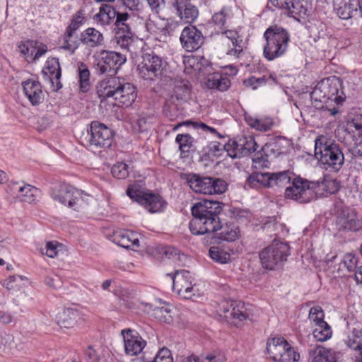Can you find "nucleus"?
Here are the masks:
<instances>
[{"label":"nucleus","mask_w":362,"mask_h":362,"mask_svg":"<svg viewBox=\"0 0 362 362\" xmlns=\"http://www.w3.org/2000/svg\"><path fill=\"white\" fill-rule=\"evenodd\" d=\"M191 211L193 218L189 228L192 234L214 233L220 228L218 214L222 211V203L204 199L194 204Z\"/></svg>","instance_id":"f257e3e1"},{"label":"nucleus","mask_w":362,"mask_h":362,"mask_svg":"<svg viewBox=\"0 0 362 362\" xmlns=\"http://www.w3.org/2000/svg\"><path fill=\"white\" fill-rule=\"evenodd\" d=\"M100 98H113L118 106H130L136 98V87L124 78L109 77L102 80L97 86Z\"/></svg>","instance_id":"f03ea898"},{"label":"nucleus","mask_w":362,"mask_h":362,"mask_svg":"<svg viewBox=\"0 0 362 362\" xmlns=\"http://www.w3.org/2000/svg\"><path fill=\"white\" fill-rule=\"evenodd\" d=\"M315 156L324 169L331 172L338 173L344 164L341 146L323 135L315 141Z\"/></svg>","instance_id":"7ed1b4c3"},{"label":"nucleus","mask_w":362,"mask_h":362,"mask_svg":"<svg viewBox=\"0 0 362 362\" xmlns=\"http://www.w3.org/2000/svg\"><path fill=\"white\" fill-rule=\"evenodd\" d=\"M263 37L265 40L263 56L266 59L273 61L286 54L290 42V35L287 30L273 25L266 29Z\"/></svg>","instance_id":"20e7f679"},{"label":"nucleus","mask_w":362,"mask_h":362,"mask_svg":"<svg viewBox=\"0 0 362 362\" xmlns=\"http://www.w3.org/2000/svg\"><path fill=\"white\" fill-rule=\"evenodd\" d=\"M342 82L335 76H329L322 80L310 94L311 98L321 103L334 101L337 105L341 104L344 100L341 90Z\"/></svg>","instance_id":"39448f33"},{"label":"nucleus","mask_w":362,"mask_h":362,"mask_svg":"<svg viewBox=\"0 0 362 362\" xmlns=\"http://www.w3.org/2000/svg\"><path fill=\"white\" fill-rule=\"evenodd\" d=\"M182 179L195 192L204 194H221L228 188V183L221 178L202 177L197 174H182Z\"/></svg>","instance_id":"423d86ee"},{"label":"nucleus","mask_w":362,"mask_h":362,"mask_svg":"<svg viewBox=\"0 0 362 362\" xmlns=\"http://www.w3.org/2000/svg\"><path fill=\"white\" fill-rule=\"evenodd\" d=\"M318 185L317 182L296 175L291 183L286 187L284 197L300 204H307L315 199V190Z\"/></svg>","instance_id":"0eeeda50"},{"label":"nucleus","mask_w":362,"mask_h":362,"mask_svg":"<svg viewBox=\"0 0 362 362\" xmlns=\"http://www.w3.org/2000/svg\"><path fill=\"white\" fill-rule=\"evenodd\" d=\"M335 226L341 232H358L362 229V215L355 209L335 204Z\"/></svg>","instance_id":"6e6552de"},{"label":"nucleus","mask_w":362,"mask_h":362,"mask_svg":"<svg viewBox=\"0 0 362 362\" xmlns=\"http://www.w3.org/2000/svg\"><path fill=\"white\" fill-rule=\"evenodd\" d=\"M127 194L131 199L144 206L151 213L161 212L166 205L160 195L149 190H145L138 185H129L127 189Z\"/></svg>","instance_id":"1a4fd4ad"},{"label":"nucleus","mask_w":362,"mask_h":362,"mask_svg":"<svg viewBox=\"0 0 362 362\" xmlns=\"http://www.w3.org/2000/svg\"><path fill=\"white\" fill-rule=\"evenodd\" d=\"M289 246L287 243L274 241L259 253L261 264L264 269L273 270L287 260Z\"/></svg>","instance_id":"9d476101"},{"label":"nucleus","mask_w":362,"mask_h":362,"mask_svg":"<svg viewBox=\"0 0 362 362\" xmlns=\"http://www.w3.org/2000/svg\"><path fill=\"white\" fill-rule=\"evenodd\" d=\"M267 350L270 358L276 362H296L300 358L299 353L284 337L268 339Z\"/></svg>","instance_id":"9b49d317"},{"label":"nucleus","mask_w":362,"mask_h":362,"mask_svg":"<svg viewBox=\"0 0 362 362\" xmlns=\"http://www.w3.org/2000/svg\"><path fill=\"white\" fill-rule=\"evenodd\" d=\"M49 194L54 201L75 211H78L83 203V192L66 183L52 187Z\"/></svg>","instance_id":"f8f14e48"},{"label":"nucleus","mask_w":362,"mask_h":362,"mask_svg":"<svg viewBox=\"0 0 362 362\" xmlns=\"http://www.w3.org/2000/svg\"><path fill=\"white\" fill-rule=\"evenodd\" d=\"M95 69L99 74L115 75L127 62L125 54L115 51L103 49L95 57Z\"/></svg>","instance_id":"ddd939ff"},{"label":"nucleus","mask_w":362,"mask_h":362,"mask_svg":"<svg viewBox=\"0 0 362 362\" xmlns=\"http://www.w3.org/2000/svg\"><path fill=\"white\" fill-rule=\"evenodd\" d=\"M88 144L96 148H107L112 145L114 134L105 124L93 121L88 129Z\"/></svg>","instance_id":"4468645a"},{"label":"nucleus","mask_w":362,"mask_h":362,"mask_svg":"<svg viewBox=\"0 0 362 362\" xmlns=\"http://www.w3.org/2000/svg\"><path fill=\"white\" fill-rule=\"evenodd\" d=\"M137 70L139 76L144 80L156 81L162 75L163 62L154 54H146L138 64Z\"/></svg>","instance_id":"2eb2a0df"},{"label":"nucleus","mask_w":362,"mask_h":362,"mask_svg":"<svg viewBox=\"0 0 362 362\" xmlns=\"http://www.w3.org/2000/svg\"><path fill=\"white\" fill-rule=\"evenodd\" d=\"M274 7L283 11L288 16L297 18L306 15L308 3L305 0H270Z\"/></svg>","instance_id":"dca6fc26"},{"label":"nucleus","mask_w":362,"mask_h":362,"mask_svg":"<svg viewBox=\"0 0 362 362\" xmlns=\"http://www.w3.org/2000/svg\"><path fill=\"white\" fill-rule=\"evenodd\" d=\"M121 334L123 337L125 353L129 356H137L146 346V341L136 330L124 329L121 331Z\"/></svg>","instance_id":"f3484780"},{"label":"nucleus","mask_w":362,"mask_h":362,"mask_svg":"<svg viewBox=\"0 0 362 362\" xmlns=\"http://www.w3.org/2000/svg\"><path fill=\"white\" fill-rule=\"evenodd\" d=\"M42 74L45 80H48L55 90H59L62 87L60 82L62 71L58 58L47 59L45 65L42 71Z\"/></svg>","instance_id":"a211bd4d"},{"label":"nucleus","mask_w":362,"mask_h":362,"mask_svg":"<svg viewBox=\"0 0 362 362\" xmlns=\"http://www.w3.org/2000/svg\"><path fill=\"white\" fill-rule=\"evenodd\" d=\"M80 42L89 51L100 47L105 44L103 34L95 28H88L79 36Z\"/></svg>","instance_id":"6ab92c4d"},{"label":"nucleus","mask_w":362,"mask_h":362,"mask_svg":"<svg viewBox=\"0 0 362 362\" xmlns=\"http://www.w3.org/2000/svg\"><path fill=\"white\" fill-rule=\"evenodd\" d=\"M202 43V33L194 25L182 29V47L190 52L199 48Z\"/></svg>","instance_id":"aec40b11"},{"label":"nucleus","mask_w":362,"mask_h":362,"mask_svg":"<svg viewBox=\"0 0 362 362\" xmlns=\"http://www.w3.org/2000/svg\"><path fill=\"white\" fill-rule=\"evenodd\" d=\"M28 62H35L47 52V47L45 45H38L37 41L28 40L18 46Z\"/></svg>","instance_id":"412c9836"},{"label":"nucleus","mask_w":362,"mask_h":362,"mask_svg":"<svg viewBox=\"0 0 362 362\" xmlns=\"http://www.w3.org/2000/svg\"><path fill=\"white\" fill-rule=\"evenodd\" d=\"M22 86L24 94L33 105L36 106L43 102L45 94L40 82L29 79L23 81Z\"/></svg>","instance_id":"4be33fe9"},{"label":"nucleus","mask_w":362,"mask_h":362,"mask_svg":"<svg viewBox=\"0 0 362 362\" xmlns=\"http://www.w3.org/2000/svg\"><path fill=\"white\" fill-rule=\"evenodd\" d=\"M112 241L126 249H129L134 246L138 247L139 244L138 235L128 230L115 231L112 236Z\"/></svg>","instance_id":"5701e85b"},{"label":"nucleus","mask_w":362,"mask_h":362,"mask_svg":"<svg viewBox=\"0 0 362 362\" xmlns=\"http://www.w3.org/2000/svg\"><path fill=\"white\" fill-rule=\"evenodd\" d=\"M239 146L240 148V158L250 155L257 151L252 158V161L256 163L261 164L264 160L262 154L260 151H257L258 145L252 136H245L239 140Z\"/></svg>","instance_id":"b1692460"},{"label":"nucleus","mask_w":362,"mask_h":362,"mask_svg":"<svg viewBox=\"0 0 362 362\" xmlns=\"http://www.w3.org/2000/svg\"><path fill=\"white\" fill-rule=\"evenodd\" d=\"M334 11L340 18L350 19L357 11L356 0H334Z\"/></svg>","instance_id":"393cba45"},{"label":"nucleus","mask_w":362,"mask_h":362,"mask_svg":"<svg viewBox=\"0 0 362 362\" xmlns=\"http://www.w3.org/2000/svg\"><path fill=\"white\" fill-rule=\"evenodd\" d=\"M213 233V238H217L228 242H233L239 238L240 231L239 227L235 223H226L224 226L220 223V228L217 229L216 232Z\"/></svg>","instance_id":"a878e982"},{"label":"nucleus","mask_w":362,"mask_h":362,"mask_svg":"<svg viewBox=\"0 0 362 362\" xmlns=\"http://www.w3.org/2000/svg\"><path fill=\"white\" fill-rule=\"evenodd\" d=\"M221 37H226L232 43L233 47L227 51V54L239 58L243 53V40L238 33L233 30H224L221 32Z\"/></svg>","instance_id":"bb28decb"},{"label":"nucleus","mask_w":362,"mask_h":362,"mask_svg":"<svg viewBox=\"0 0 362 362\" xmlns=\"http://www.w3.org/2000/svg\"><path fill=\"white\" fill-rule=\"evenodd\" d=\"M182 64L184 65V73L189 76V79L193 81L197 78L201 71L202 64L198 57L193 54L182 56Z\"/></svg>","instance_id":"cd10ccee"},{"label":"nucleus","mask_w":362,"mask_h":362,"mask_svg":"<svg viewBox=\"0 0 362 362\" xmlns=\"http://www.w3.org/2000/svg\"><path fill=\"white\" fill-rule=\"evenodd\" d=\"M79 313L78 310L73 308H66L57 313L56 321L61 327L69 329L76 325Z\"/></svg>","instance_id":"c85d7f7f"},{"label":"nucleus","mask_w":362,"mask_h":362,"mask_svg":"<svg viewBox=\"0 0 362 362\" xmlns=\"http://www.w3.org/2000/svg\"><path fill=\"white\" fill-rule=\"evenodd\" d=\"M230 81L227 76L219 73L209 74L205 81V86L209 89L226 91L230 86Z\"/></svg>","instance_id":"c756f323"},{"label":"nucleus","mask_w":362,"mask_h":362,"mask_svg":"<svg viewBox=\"0 0 362 362\" xmlns=\"http://www.w3.org/2000/svg\"><path fill=\"white\" fill-rule=\"evenodd\" d=\"M117 11L113 6L103 4L100 6L98 13L93 16V20L100 25H110L112 21L115 18Z\"/></svg>","instance_id":"7c9ffc66"},{"label":"nucleus","mask_w":362,"mask_h":362,"mask_svg":"<svg viewBox=\"0 0 362 362\" xmlns=\"http://www.w3.org/2000/svg\"><path fill=\"white\" fill-rule=\"evenodd\" d=\"M245 120L250 127L260 132H267L274 126L273 119L269 117L259 119L245 116Z\"/></svg>","instance_id":"2f4dec72"},{"label":"nucleus","mask_w":362,"mask_h":362,"mask_svg":"<svg viewBox=\"0 0 362 362\" xmlns=\"http://www.w3.org/2000/svg\"><path fill=\"white\" fill-rule=\"evenodd\" d=\"M197 141L189 133H182V159L188 158L190 163L197 151Z\"/></svg>","instance_id":"473e14b6"},{"label":"nucleus","mask_w":362,"mask_h":362,"mask_svg":"<svg viewBox=\"0 0 362 362\" xmlns=\"http://www.w3.org/2000/svg\"><path fill=\"white\" fill-rule=\"evenodd\" d=\"M75 32L66 29L65 33L62 36V45L61 48L67 51H69L71 54L75 52V50L78 47L81 43L79 40H77V37L74 35Z\"/></svg>","instance_id":"72a5a7b5"},{"label":"nucleus","mask_w":362,"mask_h":362,"mask_svg":"<svg viewBox=\"0 0 362 362\" xmlns=\"http://www.w3.org/2000/svg\"><path fill=\"white\" fill-rule=\"evenodd\" d=\"M310 355L313 357L312 362H337L331 351L325 347L317 346L310 351Z\"/></svg>","instance_id":"f704fd0d"},{"label":"nucleus","mask_w":362,"mask_h":362,"mask_svg":"<svg viewBox=\"0 0 362 362\" xmlns=\"http://www.w3.org/2000/svg\"><path fill=\"white\" fill-rule=\"evenodd\" d=\"M78 71L80 90L86 93L90 87V71L86 64L80 62L78 64Z\"/></svg>","instance_id":"c9c22d12"},{"label":"nucleus","mask_w":362,"mask_h":362,"mask_svg":"<svg viewBox=\"0 0 362 362\" xmlns=\"http://www.w3.org/2000/svg\"><path fill=\"white\" fill-rule=\"evenodd\" d=\"M249 317L247 309L244 303L240 301H234L233 307L228 319L234 320V323L242 322Z\"/></svg>","instance_id":"e433bc0d"},{"label":"nucleus","mask_w":362,"mask_h":362,"mask_svg":"<svg viewBox=\"0 0 362 362\" xmlns=\"http://www.w3.org/2000/svg\"><path fill=\"white\" fill-rule=\"evenodd\" d=\"M344 343L353 350L362 351V329L354 328L344 339Z\"/></svg>","instance_id":"4c0bfd02"},{"label":"nucleus","mask_w":362,"mask_h":362,"mask_svg":"<svg viewBox=\"0 0 362 362\" xmlns=\"http://www.w3.org/2000/svg\"><path fill=\"white\" fill-rule=\"evenodd\" d=\"M18 192L21 200L30 204L35 202L40 194L39 189L30 185L19 187Z\"/></svg>","instance_id":"58836bf2"},{"label":"nucleus","mask_w":362,"mask_h":362,"mask_svg":"<svg viewBox=\"0 0 362 362\" xmlns=\"http://www.w3.org/2000/svg\"><path fill=\"white\" fill-rule=\"evenodd\" d=\"M115 41L117 44L123 49L132 52L134 35L132 32L121 33L115 32Z\"/></svg>","instance_id":"ea45409f"},{"label":"nucleus","mask_w":362,"mask_h":362,"mask_svg":"<svg viewBox=\"0 0 362 362\" xmlns=\"http://www.w3.org/2000/svg\"><path fill=\"white\" fill-rule=\"evenodd\" d=\"M296 175L289 170L273 173V186L286 187L289 185Z\"/></svg>","instance_id":"a19ab883"},{"label":"nucleus","mask_w":362,"mask_h":362,"mask_svg":"<svg viewBox=\"0 0 362 362\" xmlns=\"http://www.w3.org/2000/svg\"><path fill=\"white\" fill-rule=\"evenodd\" d=\"M288 146V141L282 136L276 138L274 141L267 144V148H270V151L276 156L285 153Z\"/></svg>","instance_id":"79ce46f5"},{"label":"nucleus","mask_w":362,"mask_h":362,"mask_svg":"<svg viewBox=\"0 0 362 362\" xmlns=\"http://www.w3.org/2000/svg\"><path fill=\"white\" fill-rule=\"evenodd\" d=\"M151 315L158 320L169 323L172 320L171 309L169 305L156 307L152 309Z\"/></svg>","instance_id":"37998d69"},{"label":"nucleus","mask_w":362,"mask_h":362,"mask_svg":"<svg viewBox=\"0 0 362 362\" xmlns=\"http://www.w3.org/2000/svg\"><path fill=\"white\" fill-rule=\"evenodd\" d=\"M332 329L327 323L316 325L313 332L314 338L318 341H325L332 337Z\"/></svg>","instance_id":"c03bdc74"},{"label":"nucleus","mask_w":362,"mask_h":362,"mask_svg":"<svg viewBox=\"0 0 362 362\" xmlns=\"http://www.w3.org/2000/svg\"><path fill=\"white\" fill-rule=\"evenodd\" d=\"M184 7L182 18L184 17L186 23L191 25L199 15L198 8L189 1L185 2Z\"/></svg>","instance_id":"a18cd8bd"},{"label":"nucleus","mask_w":362,"mask_h":362,"mask_svg":"<svg viewBox=\"0 0 362 362\" xmlns=\"http://www.w3.org/2000/svg\"><path fill=\"white\" fill-rule=\"evenodd\" d=\"M115 21V32L125 33L132 32L128 21L129 15L127 13H117Z\"/></svg>","instance_id":"49530a36"},{"label":"nucleus","mask_w":362,"mask_h":362,"mask_svg":"<svg viewBox=\"0 0 362 362\" xmlns=\"http://www.w3.org/2000/svg\"><path fill=\"white\" fill-rule=\"evenodd\" d=\"M209 254L212 259L222 264L228 262L230 258V255L220 247H211Z\"/></svg>","instance_id":"de8ad7c7"},{"label":"nucleus","mask_w":362,"mask_h":362,"mask_svg":"<svg viewBox=\"0 0 362 362\" xmlns=\"http://www.w3.org/2000/svg\"><path fill=\"white\" fill-rule=\"evenodd\" d=\"M182 126L187 128L192 127L193 129H202L204 132H209L211 134L216 135L219 138H224L225 136L219 134L216 129L211 127L203 122H194L192 120L182 121Z\"/></svg>","instance_id":"09e8293b"},{"label":"nucleus","mask_w":362,"mask_h":362,"mask_svg":"<svg viewBox=\"0 0 362 362\" xmlns=\"http://www.w3.org/2000/svg\"><path fill=\"white\" fill-rule=\"evenodd\" d=\"M180 90V88L179 87L175 88L166 102L167 105L170 108L171 111L178 112L177 115H180L181 107V94Z\"/></svg>","instance_id":"8fccbe9b"},{"label":"nucleus","mask_w":362,"mask_h":362,"mask_svg":"<svg viewBox=\"0 0 362 362\" xmlns=\"http://www.w3.org/2000/svg\"><path fill=\"white\" fill-rule=\"evenodd\" d=\"M324 317H325L324 311L320 306L316 305V306L312 307L310 309L308 317L310 321H313L315 322V326L318 325H325V323H327L324 320Z\"/></svg>","instance_id":"3c124183"},{"label":"nucleus","mask_w":362,"mask_h":362,"mask_svg":"<svg viewBox=\"0 0 362 362\" xmlns=\"http://www.w3.org/2000/svg\"><path fill=\"white\" fill-rule=\"evenodd\" d=\"M269 79L274 80V78L272 75H269L268 77L265 76L261 77L252 76L244 81V84L245 86L251 87L253 90H255L257 89L259 86L265 85Z\"/></svg>","instance_id":"603ef678"},{"label":"nucleus","mask_w":362,"mask_h":362,"mask_svg":"<svg viewBox=\"0 0 362 362\" xmlns=\"http://www.w3.org/2000/svg\"><path fill=\"white\" fill-rule=\"evenodd\" d=\"M322 187L329 194L337 192L341 187V182L337 179L325 177L322 182Z\"/></svg>","instance_id":"864d4df0"},{"label":"nucleus","mask_w":362,"mask_h":362,"mask_svg":"<svg viewBox=\"0 0 362 362\" xmlns=\"http://www.w3.org/2000/svg\"><path fill=\"white\" fill-rule=\"evenodd\" d=\"M224 152L232 158H240V148L239 141L235 140L228 139V142L225 143Z\"/></svg>","instance_id":"5fc2aeb1"},{"label":"nucleus","mask_w":362,"mask_h":362,"mask_svg":"<svg viewBox=\"0 0 362 362\" xmlns=\"http://www.w3.org/2000/svg\"><path fill=\"white\" fill-rule=\"evenodd\" d=\"M111 173L117 179H124L129 175L128 165L124 163H118L112 166Z\"/></svg>","instance_id":"6e6d98bb"},{"label":"nucleus","mask_w":362,"mask_h":362,"mask_svg":"<svg viewBox=\"0 0 362 362\" xmlns=\"http://www.w3.org/2000/svg\"><path fill=\"white\" fill-rule=\"evenodd\" d=\"M184 362H225V358L223 356L218 354L207 356L200 359L192 355L188 356Z\"/></svg>","instance_id":"4d7b16f0"},{"label":"nucleus","mask_w":362,"mask_h":362,"mask_svg":"<svg viewBox=\"0 0 362 362\" xmlns=\"http://www.w3.org/2000/svg\"><path fill=\"white\" fill-rule=\"evenodd\" d=\"M84 19V11L80 9L73 16L71 23L66 28L76 32L83 24Z\"/></svg>","instance_id":"13d9d810"},{"label":"nucleus","mask_w":362,"mask_h":362,"mask_svg":"<svg viewBox=\"0 0 362 362\" xmlns=\"http://www.w3.org/2000/svg\"><path fill=\"white\" fill-rule=\"evenodd\" d=\"M225 144L219 141H211L208 145V153L214 157H219L224 152Z\"/></svg>","instance_id":"bf43d9fd"},{"label":"nucleus","mask_w":362,"mask_h":362,"mask_svg":"<svg viewBox=\"0 0 362 362\" xmlns=\"http://www.w3.org/2000/svg\"><path fill=\"white\" fill-rule=\"evenodd\" d=\"M234 301L230 300H223L218 303V312L221 315L226 319H228L231 313L232 308L233 307Z\"/></svg>","instance_id":"052dcab7"},{"label":"nucleus","mask_w":362,"mask_h":362,"mask_svg":"<svg viewBox=\"0 0 362 362\" xmlns=\"http://www.w3.org/2000/svg\"><path fill=\"white\" fill-rule=\"evenodd\" d=\"M358 258L355 255L349 253L344 255L341 264L347 269L349 272H353L357 266Z\"/></svg>","instance_id":"680f3d73"},{"label":"nucleus","mask_w":362,"mask_h":362,"mask_svg":"<svg viewBox=\"0 0 362 362\" xmlns=\"http://www.w3.org/2000/svg\"><path fill=\"white\" fill-rule=\"evenodd\" d=\"M152 362H173L170 351L167 348L160 349Z\"/></svg>","instance_id":"e2e57ef3"},{"label":"nucleus","mask_w":362,"mask_h":362,"mask_svg":"<svg viewBox=\"0 0 362 362\" xmlns=\"http://www.w3.org/2000/svg\"><path fill=\"white\" fill-rule=\"evenodd\" d=\"M122 1L132 11H141L145 6V0H122Z\"/></svg>","instance_id":"0e129e2a"},{"label":"nucleus","mask_w":362,"mask_h":362,"mask_svg":"<svg viewBox=\"0 0 362 362\" xmlns=\"http://www.w3.org/2000/svg\"><path fill=\"white\" fill-rule=\"evenodd\" d=\"M258 177L259 183L262 187H269L273 186V173H258Z\"/></svg>","instance_id":"69168bd1"},{"label":"nucleus","mask_w":362,"mask_h":362,"mask_svg":"<svg viewBox=\"0 0 362 362\" xmlns=\"http://www.w3.org/2000/svg\"><path fill=\"white\" fill-rule=\"evenodd\" d=\"M246 185L252 189H259L261 187L257 172L252 173L247 177Z\"/></svg>","instance_id":"338daca9"},{"label":"nucleus","mask_w":362,"mask_h":362,"mask_svg":"<svg viewBox=\"0 0 362 362\" xmlns=\"http://www.w3.org/2000/svg\"><path fill=\"white\" fill-rule=\"evenodd\" d=\"M60 246L57 242H47L46 243L45 254L51 258H54L57 255L58 250L57 247Z\"/></svg>","instance_id":"774afa93"}]
</instances>
